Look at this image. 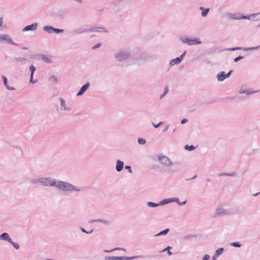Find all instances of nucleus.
I'll use <instances>...</instances> for the list:
<instances>
[{"mask_svg": "<svg viewBox=\"0 0 260 260\" xmlns=\"http://www.w3.org/2000/svg\"><path fill=\"white\" fill-rule=\"evenodd\" d=\"M231 71L229 72L228 74H225L224 72H221L219 74H218L217 78L218 81H222L224 80L226 78L230 76Z\"/></svg>", "mask_w": 260, "mask_h": 260, "instance_id": "nucleus-5", "label": "nucleus"}, {"mask_svg": "<svg viewBox=\"0 0 260 260\" xmlns=\"http://www.w3.org/2000/svg\"><path fill=\"white\" fill-rule=\"evenodd\" d=\"M117 249H119V248H115V249H114V250H117Z\"/></svg>", "mask_w": 260, "mask_h": 260, "instance_id": "nucleus-43", "label": "nucleus"}, {"mask_svg": "<svg viewBox=\"0 0 260 260\" xmlns=\"http://www.w3.org/2000/svg\"><path fill=\"white\" fill-rule=\"evenodd\" d=\"M132 257H107L106 258V260H121V259H131Z\"/></svg>", "mask_w": 260, "mask_h": 260, "instance_id": "nucleus-8", "label": "nucleus"}, {"mask_svg": "<svg viewBox=\"0 0 260 260\" xmlns=\"http://www.w3.org/2000/svg\"><path fill=\"white\" fill-rule=\"evenodd\" d=\"M123 162L120 161V160H118L117 161V164H116V170L118 172H120L122 170V168H123Z\"/></svg>", "mask_w": 260, "mask_h": 260, "instance_id": "nucleus-11", "label": "nucleus"}, {"mask_svg": "<svg viewBox=\"0 0 260 260\" xmlns=\"http://www.w3.org/2000/svg\"><path fill=\"white\" fill-rule=\"evenodd\" d=\"M42 59L46 62L50 63L51 62L50 57L48 56H44L42 57Z\"/></svg>", "mask_w": 260, "mask_h": 260, "instance_id": "nucleus-15", "label": "nucleus"}, {"mask_svg": "<svg viewBox=\"0 0 260 260\" xmlns=\"http://www.w3.org/2000/svg\"><path fill=\"white\" fill-rule=\"evenodd\" d=\"M3 80H4V82L5 85L6 86V87L8 89H13V88H10L8 86H7V78L6 77H5V76H3Z\"/></svg>", "mask_w": 260, "mask_h": 260, "instance_id": "nucleus-20", "label": "nucleus"}, {"mask_svg": "<svg viewBox=\"0 0 260 260\" xmlns=\"http://www.w3.org/2000/svg\"><path fill=\"white\" fill-rule=\"evenodd\" d=\"M169 229H166L162 231H161V232H160L159 233H158L157 236H159V235H165L166 234H167L169 232Z\"/></svg>", "mask_w": 260, "mask_h": 260, "instance_id": "nucleus-17", "label": "nucleus"}, {"mask_svg": "<svg viewBox=\"0 0 260 260\" xmlns=\"http://www.w3.org/2000/svg\"><path fill=\"white\" fill-rule=\"evenodd\" d=\"M3 18L1 17V18H0V26H2V25L3 24Z\"/></svg>", "mask_w": 260, "mask_h": 260, "instance_id": "nucleus-33", "label": "nucleus"}, {"mask_svg": "<svg viewBox=\"0 0 260 260\" xmlns=\"http://www.w3.org/2000/svg\"><path fill=\"white\" fill-rule=\"evenodd\" d=\"M217 212H218V214H220V213H222V212H221V209H218L217 210Z\"/></svg>", "mask_w": 260, "mask_h": 260, "instance_id": "nucleus-35", "label": "nucleus"}, {"mask_svg": "<svg viewBox=\"0 0 260 260\" xmlns=\"http://www.w3.org/2000/svg\"><path fill=\"white\" fill-rule=\"evenodd\" d=\"M208 12H209L208 9L203 10L202 12V15L203 17L206 16L207 15V14H208Z\"/></svg>", "mask_w": 260, "mask_h": 260, "instance_id": "nucleus-18", "label": "nucleus"}, {"mask_svg": "<svg viewBox=\"0 0 260 260\" xmlns=\"http://www.w3.org/2000/svg\"><path fill=\"white\" fill-rule=\"evenodd\" d=\"M242 58H243V57H242V56H238L235 58L234 61L235 62H237V61H239V60H240Z\"/></svg>", "mask_w": 260, "mask_h": 260, "instance_id": "nucleus-30", "label": "nucleus"}, {"mask_svg": "<svg viewBox=\"0 0 260 260\" xmlns=\"http://www.w3.org/2000/svg\"><path fill=\"white\" fill-rule=\"evenodd\" d=\"M82 231H83L84 232H85V231L84 229H82Z\"/></svg>", "mask_w": 260, "mask_h": 260, "instance_id": "nucleus-42", "label": "nucleus"}, {"mask_svg": "<svg viewBox=\"0 0 260 260\" xmlns=\"http://www.w3.org/2000/svg\"><path fill=\"white\" fill-rule=\"evenodd\" d=\"M47 260H51V259H47Z\"/></svg>", "mask_w": 260, "mask_h": 260, "instance_id": "nucleus-44", "label": "nucleus"}, {"mask_svg": "<svg viewBox=\"0 0 260 260\" xmlns=\"http://www.w3.org/2000/svg\"><path fill=\"white\" fill-rule=\"evenodd\" d=\"M37 23H33L30 25H27L23 29V31L34 30L37 28Z\"/></svg>", "mask_w": 260, "mask_h": 260, "instance_id": "nucleus-6", "label": "nucleus"}, {"mask_svg": "<svg viewBox=\"0 0 260 260\" xmlns=\"http://www.w3.org/2000/svg\"><path fill=\"white\" fill-rule=\"evenodd\" d=\"M209 258H210V256L208 254H206L204 256L203 260H208L209 259Z\"/></svg>", "mask_w": 260, "mask_h": 260, "instance_id": "nucleus-29", "label": "nucleus"}, {"mask_svg": "<svg viewBox=\"0 0 260 260\" xmlns=\"http://www.w3.org/2000/svg\"><path fill=\"white\" fill-rule=\"evenodd\" d=\"M170 246H168L167 248V249H170Z\"/></svg>", "mask_w": 260, "mask_h": 260, "instance_id": "nucleus-40", "label": "nucleus"}, {"mask_svg": "<svg viewBox=\"0 0 260 260\" xmlns=\"http://www.w3.org/2000/svg\"><path fill=\"white\" fill-rule=\"evenodd\" d=\"M51 79H53L55 82H56V79L54 77H52L51 78Z\"/></svg>", "mask_w": 260, "mask_h": 260, "instance_id": "nucleus-36", "label": "nucleus"}, {"mask_svg": "<svg viewBox=\"0 0 260 260\" xmlns=\"http://www.w3.org/2000/svg\"><path fill=\"white\" fill-rule=\"evenodd\" d=\"M0 239L2 240H6L9 242H12V239L7 233H4L0 236Z\"/></svg>", "mask_w": 260, "mask_h": 260, "instance_id": "nucleus-9", "label": "nucleus"}, {"mask_svg": "<svg viewBox=\"0 0 260 260\" xmlns=\"http://www.w3.org/2000/svg\"><path fill=\"white\" fill-rule=\"evenodd\" d=\"M53 29L54 28L52 27H46L45 28V29L49 32H52V31H53Z\"/></svg>", "mask_w": 260, "mask_h": 260, "instance_id": "nucleus-23", "label": "nucleus"}, {"mask_svg": "<svg viewBox=\"0 0 260 260\" xmlns=\"http://www.w3.org/2000/svg\"><path fill=\"white\" fill-rule=\"evenodd\" d=\"M40 182L46 186L56 185V182L49 178H43L40 180Z\"/></svg>", "mask_w": 260, "mask_h": 260, "instance_id": "nucleus-4", "label": "nucleus"}, {"mask_svg": "<svg viewBox=\"0 0 260 260\" xmlns=\"http://www.w3.org/2000/svg\"><path fill=\"white\" fill-rule=\"evenodd\" d=\"M56 186L63 190H72L74 189L73 185L68 183L62 181L58 182L57 184L56 183Z\"/></svg>", "mask_w": 260, "mask_h": 260, "instance_id": "nucleus-2", "label": "nucleus"}, {"mask_svg": "<svg viewBox=\"0 0 260 260\" xmlns=\"http://www.w3.org/2000/svg\"><path fill=\"white\" fill-rule=\"evenodd\" d=\"M99 46H100V45H99H99H96L92 47V48H93V49H95V48H96L99 47Z\"/></svg>", "mask_w": 260, "mask_h": 260, "instance_id": "nucleus-34", "label": "nucleus"}, {"mask_svg": "<svg viewBox=\"0 0 260 260\" xmlns=\"http://www.w3.org/2000/svg\"><path fill=\"white\" fill-rule=\"evenodd\" d=\"M125 169H127L128 172L130 173H132V169H131V167L130 166H126L125 167Z\"/></svg>", "mask_w": 260, "mask_h": 260, "instance_id": "nucleus-28", "label": "nucleus"}, {"mask_svg": "<svg viewBox=\"0 0 260 260\" xmlns=\"http://www.w3.org/2000/svg\"><path fill=\"white\" fill-rule=\"evenodd\" d=\"M223 249L222 248H218L215 252V255L218 256L220 254H221L223 252Z\"/></svg>", "mask_w": 260, "mask_h": 260, "instance_id": "nucleus-16", "label": "nucleus"}, {"mask_svg": "<svg viewBox=\"0 0 260 260\" xmlns=\"http://www.w3.org/2000/svg\"><path fill=\"white\" fill-rule=\"evenodd\" d=\"M168 253L169 255H171L172 254L171 252H170L169 250L168 251Z\"/></svg>", "mask_w": 260, "mask_h": 260, "instance_id": "nucleus-39", "label": "nucleus"}, {"mask_svg": "<svg viewBox=\"0 0 260 260\" xmlns=\"http://www.w3.org/2000/svg\"><path fill=\"white\" fill-rule=\"evenodd\" d=\"M138 142L140 144H144L146 143V141L143 139H139Z\"/></svg>", "mask_w": 260, "mask_h": 260, "instance_id": "nucleus-22", "label": "nucleus"}, {"mask_svg": "<svg viewBox=\"0 0 260 260\" xmlns=\"http://www.w3.org/2000/svg\"><path fill=\"white\" fill-rule=\"evenodd\" d=\"M187 120L186 119H183L181 120V122L182 124H184V123L187 122Z\"/></svg>", "mask_w": 260, "mask_h": 260, "instance_id": "nucleus-32", "label": "nucleus"}, {"mask_svg": "<svg viewBox=\"0 0 260 260\" xmlns=\"http://www.w3.org/2000/svg\"><path fill=\"white\" fill-rule=\"evenodd\" d=\"M63 31V29H56V28H54L53 29V31L55 32V33H59V32H62Z\"/></svg>", "mask_w": 260, "mask_h": 260, "instance_id": "nucleus-26", "label": "nucleus"}, {"mask_svg": "<svg viewBox=\"0 0 260 260\" xmlns=\"http://www.w3.org/2000/svg\"><path fill=\"white\" fill-rule=\"evenodd\" d=\"M29 70L30 71H31V75H30V82L32 83H35V82H34L32 81V78H33V75H34V73L36 70V69H35V67L31 65L29 67Z\"/></svg>", "mask_w": 260, "mask_h": 260, "instance_id": "nucleus-13", "label": "nucleus"}, {"mask_svg": "<svg viewBox=\"0 0 260 260\" xmlns=\"http://www.w3.org/2000/svg\"><path fill=\"white\" fill-rule=\"evenodd\" d=\"M61 104L62 105H64V101H63V100H61Z\"/></svg>", "mask_w": 260, "mask_h": 260, "instance_id": "nucleus-37", "label": "nucleus"}, {"mask_svg": "<svg viewBox=\"0 0 260 260\" xmlns=\"http://www.w3.org/2000/svg\"><path fill=\"white\" fill-rule=\"evenodd\" d=\"M181 59H182L181 58V57H177L175 59H174L172 60L170 62V64L172 66H174L176 64H178L180 62Z\"/></svg>", "mask_w": 260, "mask_h": 260, "instance_id": "nucleus-14", "label": "nucleus"}, {"mask_svg": "<svg viewBox=\"0 0 260 260\" xmlns=\"http://www.w3.org/2000/svg\"><path fill=\"white\" fill-rule=\"evenodd\" d=\"M148 205L149 207H156L157 206V204L154 203H152V202H149L148 203Z\"/></svg>", "mask_w": 260, "mask_h": 260, "instance_id": "nucleus-24", "label": "nucleus"}, {"mask_svg": "<svg viewBox=\"0 0 260 260\" xmlns=\"http://www.w3.org/2000/svg\"><path fill=\"white\" fill-rule=\"evenodd\" d=\"M10 243H11L13 245V246L15 247V249H19V246L18 244H17L16 243H14L12 241V242H10Z\"/></svg>", "mask_w": 260, "mask_h": 260, "instance_id": "nucleus-21", "label": "nucleus"}, {"mask_svg": "<svg viewBox=\"0 0 260 260\" xmlns=\"http://www.w3.org/2000/svg\"><path fill=\"white\" fill-rule=\"evenodd\" d=\"M159 159L160 161L161 162V163H162V164L167 165L170 164V160H169V158L166 156H162L159 157Z\"/></svg>", "mask_w": 260, "mask_h": 260, "instance_id": "nucleus-10", "label": "nucleus"}, {"mask_svg": "<svg viewBox=\"0 0 260 260\" xmlns=\"http://www.w3.org/2000/svg\"><path fill=\"white\" fill-rule=\"evenodd\" d=\"M169 90L167 87H166L165 88V92L164 93L160 96V99H161L163 96H165V95L168 92Z\"/></svg>", "mask_w": 260, "mask_h": 260, "instance_id": "nucleus-25", "label": "nucleus"}, {"mask_svg": "<svg viewBox=\"0 0 260 260\" xmlns=\"http://www.w3.org/2000/svg\"><path fill=\"white\" fill-rule=\"evenodd\" d=\"M182 41L183 43L187 44L188 45L190 46L201 44V42L198 39H191L190 38H188L187 37H185L184 38L182 39Z\"/></svg>", "mask_w": 260, "mask_h": 260, "instance_id": "nucleus-3", "label": "nucleus"}, {"mask_svg": "<svg viewBox=\"0 0 260 260\" xmlns=\"http://www.w3.org/2000/svg\"><path fill=\"white\" fill-rule=\"evenodd\" d=\"M161 123H162V122H159L157 125H156V124H153V126H154L155 127L157 128V127H158L160 124H161Z\"/></svg>", "mask_w": 260, "mask_h": 260, "instance_id": "nucleus-31", "label": "nucleus"}, {"mask_svg": "<svg viewBox=\"0 0 260 260\" xmlns=\"http://www.w3.org/2000/svg\"><path fill=\"white\" fill-rule=\"evenodd\" d=\"M213 260H216V258L214 257V256L213 257Z\"/></svg>", "mask_w": 260, "mask_h": 260, "instance_id": "nucleus-41", "label": "nucleus"}, {"mask_svg": "<svg viewBox=\"0 0 260 260\" xmlns=\"http://www.w3.org/2000/svg\"><path fill=\"white\" fill-rule=\"evenodd\" d=\"M260 15V13L253 14L250 15L249 16H243L239 13L235 14L233 15L232 18L235 19H251L253 20H257V19H255L256 16Z\"/></svg>", "mask_w": 260, "mask_h": 260, "instance_id": "nucleus-1", "label": "nucleus"}, {"mask_svg": "<svg viewBox=\"0 0 260 260\" xmlns=\"http://www.w3.org/2000/svg\"><path fill=\"white\" fill-rule=\"evenodd\" d=\"M3 41H7L9 43H11L12 40L9 38V36L6 35L0 36V42Z\"/></svg>", "mask_w": 260, "mask_h": 260, "instance_id": "nucleus-12", "label": "nucleus"}, {"mask_svg": "<svg viewBox=\"0 0 260 260\" xmlns=\"http://www.w3.org/2000/svg\"><path fill=\"white\" fill-rule=\"evenodd\" d=\"M117 58L118 60H120V55L117 56Z\"/></svg>", "mask_w": 260, "mask_h": 260, "instance_id": "nucleus-38", "label": "nucleus"}, {"mask_svg": "<svg viewBox=\"0 0 260 260\" xmlns=\"http://www.w3.org/2000/svg\"><path fill=\"white\" fill-rule=\"evenodd\" d=\"M89 85V84L88 83H87L84 85H83L81 88L80 91L77 94V96H79V95H82L87 90V89L88 88Z\"/></svg>", "mask_w": 260, "mask_h": 260, "instance_id": "nucleus-7", "label": "nucleus"}, {"mask_svg": "<svg viewBox=\"0 0 260 260\" xmlns=\"http://www.w3.org/2000/svg\"><path fill=\"white\" fill-rule=\"evenodd\" d=\"M232 246H234L235 247H240V244L238 242H234L232 244Z\"/></svg>", "mask_w": 260, "mask_h": 260, "instance_id": "nucleus-27", "label": "nucleus"}, {"mask_svg": "<svg viewBox=\"0 0 260 260\" xmlns=\"http://www.w3.org/2000/svg\"><path fill=\"white\" fill-rule=\"evenodd\" d=\"M185 149H186L187 150L190 151V150H193L194 149V147L192 145H190V146L186 145V146H185Z\"/></svg>", "mask_w": 260, "mask_h": 260, "instance_id": "nucleus-19", "label": "nucleus"}]
</instances>
